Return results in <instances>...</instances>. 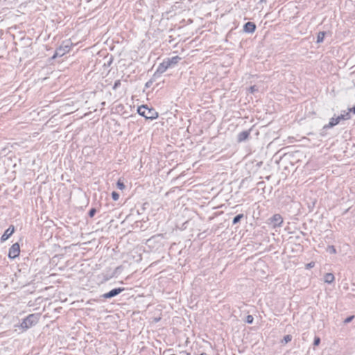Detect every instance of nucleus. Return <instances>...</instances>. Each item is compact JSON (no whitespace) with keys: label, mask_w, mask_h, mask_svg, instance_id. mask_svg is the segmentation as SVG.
I'll return each instance as SVG.
<instances>
[{"label":"nucleus","mask_w":355,"mask_h":355,"mask_svg":"<svg viewBox=\"0 0 355 355\" xmlns=\"http://www.w3.org/2000/svg\"><path fill=\"white\" fill-rule=\"evenodd\" d=\"M14 231L15 228L13 226H11L7 229L1 238V241H5L7 240L14 233Z\"/></svg>","instance_id":"9d476101"},{"label":"nucleus","mask_w":355,"mask_h":355,"mask_svg":"<svg viewBox=\"0 0 355 355\" xmlns=\"http://www.w3.org/2000/svg\"><path fill=\"white\" fill-rule=\"evenodd\" d=\"M327 252L330 254H336V250L333 245H329L327 248Z\"/></svg>","instance_id":"4468645a"},{"label":"nucleus","mask_w":355,"mask_h":355,"mask_svg":"<svg viewBox=\"0 0 355 355\" xmlns=\"http://www.w3.org/2000/svg\"><path fill=\"white\" fill-rule=\"evenodd\" d=\"M324 36H325L324 32H320L317 37V42L318 43L322 42L324 40Z\"/></svg>","instance_id":"ddd939ff"},{"label":"nucleus","mask_w":355,"mask_h":355,"mask_svg":"<svg viewBox=\"0 0 355 355\" xmlns=\"http://www.w3.org/2000/svg\"><path fill=\"white\" fill-rule=\"evenodd\" d=\"M168 68H169V64L166 63V61L164 60L158 67L157 71L159 73H164Z\"/></svg>","instance_id":"f8f14e48"},{"label":"nucleus","mask_w":355,"mask_h":355,"mask_svg":"<svg viewBox=\"0 0 355 355\" xmlns=\"http://www.w3.org/2000/svg\"><path fill=\"white\" fill-rule=\"evenodd\" d=\"M320 343V339L319 337H315L314 338V342H313V345L315 346H318Z\"/></svg>","instance_id":"aec40b11"},{"label":"nucleus","mask_w":355,"mask_h":355,"mask_svg":"<svg viewBox=\"0 0 355 355\" xmlns=\"http://www.w3.org/2000/svg\"><path fill=\"white\" fill-rule=\"evenodd\" d=\"M116 184H117V187L120 190H123L125 189V185H124L123 182L121 181V180H119Z\"/></svg>","instance_id":"dca6fc26"},{"label":"nucleus","mask_w":355,"mask_h":355,"mask_svg":"<svg viewBox=\"0 0 355 355\" xmlns=\"http://www.w3.org/2000/svg\"><path fill=\"white\" fill-rule=\"evenodd\" d=\"M247 135H244V137L243 138H240L239 141H242V140L245 139L247 137Z\"/></svg>","instance_id":"393cba45"},{"label":"nucleus","mask_w":355,"mask_h":355,"mask_svg":"<svg viewBox=\"0 0 355 355\" xmlns=\"http://www.w3.org/2000/svg\"><path fill=\"white\" fill-rule=\"evenodd\" d=\"M314 266H315V263L312 261V262H310V263H307L306 265V269H310L311 268H313Z\"/></svg>","instance_id":"412c9836"},{"label":"nucleus","mask_w":355,"mask_h":355,"mask_svg":"<svg viewBox=\"0 0 355 355\" xmlns=\"http://www.w3.org/2000/svg\"><path fill=\"white\" fill-rule=\"evenodd\" d=\"M257 91V89L255 87V86H251L250 88H249V92L250 93H254V92Z\"/></svg>","instance_id":"5701e85b"},{"label":"nucleus","mask_w":355,"mask_h":355,"mask_svg":"<svg viewBox=\"0 0 355 355\" xmlns=\"http://www.w3.org/2000/svg\"><path fill=\"white\" fill-rule=\"evenodd\" d=\"M200 355H208V354H206V353H202V354H200Z\"/></svg>","instance_id":"bb28decb"},{"label":"nucleus","mask_w":355,"mask_h":355,"mask_svg":"<svg viewBox=\"0 0 355 355\" xmlns=\"http://www.w3.org/2000/svg\"><path fill=\"white\" fill-rule=\"evenodd\" d=\"M354 318V315H352V316H349L348 318H347L345 320H344V323L345 324H347L349 322H350Z\"/></svg>","instance_id":"4be33fe9"},{"label":"nucleus","mask_w":355,"mask_h":355,"mask_svg":"<svg viewBox=\"0 0 355 355\" xmlns=\"http://www.w3.org/2000/svg\"><path fill=\"white\" fill-rule=\"evenodd\" d=\"M180 60V57L177 55L170 58H167L164 60L166 61V63L169 64V67H171L177 64Z\"/></svg>","instance_id":"1a4fd4ad"},{"label":"nucleus","mask_w":355,"mask_h":355,"mask_svg":"<svg viewBox=\"0 0 355 355\" xmlns=\"http://www.w3.org/2000/svg\"><path fill=\"white\" fill-rule=\"evenodd\" d=\"M138 113L146 119H154L158 116L155 109L149 108L147 105H141L138 108Z\"/></svg>","instance_id":"f257e3e1"},{"label":"nucleus","mask_w":355,"mask_h":355,"mask_svg":"<svg viewBox=\"0 0 355 355\" xmlns=\"http://www.w3.org/2000/svg\"><path fill=\"white\" fill-rule=\"evenodd\" d=\"M323 279L325 283L331 284L334 282L335 277L332 273L329 272L324 275Z\"/></svg>","instance_id":"9b49d317"},{"label":"nucleus","mask_w":355,"mask_h":355,"mask_svg":"<svg viewBox=\"0 0 355 355\" xmlns=\"http://www.w3.org/2000/svg\"><path fill=\"white\" fill-rule=\"evenodd\" d=\"M351 111H353V112L355 114V107H354L352 109L350 110Z\"/></svg>","instance_id":"a878e982"},{"label":"nucleus","mask_w":355,"mask_h":355,"mask_svg":"<svg viewBox=\"0 0 355 355\" xmlns=\"http://www.w3.org/2000/svg\"><path fill=\"white\" fill-rule=\"evenodd\" d=\"M39 320V315L37 314H30L28 315L21 323L19 327L22 329L23 331H25L35 324L37 323Z\"/></svg>","instance_id":"f03ea898"},{"label":"nucleus","mask_w":355,"mask_h":355,"mask_svg":"<svg viewBox=\"0 0 355 355\" xmlns=\"http://www.w3.org/2000/svg\"><path fill=\"white\" fill-rule=\"evenodd\" d=\"M123 290H124L123 288H120L112 289L110 292L103 294V296L105 299L111 298V297H113L117 295L118 294L121 293Z\"/></svg>","instance_id":"0eeeda50"},{"label":"nucleus","mask_w":355,"mask_h":355,"mask_svg":"<svg viewBox=\"0 0 355 355\" xmlns=\"http://www.w3.org/2000/svg\"><path fill=\"white\" fill-rule=\"evenodd\" d=\"M269 224H270L272 227L276 228L282 225L283 223V218L279 214H275L269 219Z\"/></svg>","instance_id":"20e7f679"},{"label":"nucleus","mask_w":355,"mask_h":355,"mask_svg":"<svg viewBox=\"0 0 355 355\" xmlns=\"http://www.w3.org/2000/svg\"><path fill=\"white\" fill-rule=\"evenodd\" d=\"M246 322L249 324L252 323L253 322V317L251 315H249L247 316Z\"/></svg>","instance_id":"6ab92c4d"},{"label":"nucleus","mask_w":355,"mask_h":355,"mask_svg":"<svg viewBox=\"0 0 355 355\" xmlns=\"http://www.w3.org/2000/svg\"><path fill=\"white\" fill-rule=\"evenodd\" d=\"M20 252L19 245L17 243H14L9 249L8 257L10 259H15L19 256Z\"/></svg>","instance_id":"39448f33"},{"label":"nucleus","mask_w":355,"mask_h":355,"mask_svg":"<svg viewBox=\"0 0 355 355\" xmlns=\"http://www.w3.org/2000/svg\"><path fill=\"white\" fill-rule=\"evenodd\" d=\"M349 118V112H347L345 114H340L339 116H335V117H332L330 119L329 123L327 124V125H324L323 128H324V129H326V128H332L334 125H336L338 123H339L340 120H345V119H348Z\"/></svg>","instance_id":"7ed1b4c3"},{"label":"nucleus","mask_w":355,"mask_h":355,"mask_svg":"<svg viewBox=\"0 0 355 355\" xmlns=\"http://www.w3.org/2000/svg\"><path fill=\"white\" fill-rule=\"evenodd\" d=\"M243 217V214H239L237 215L236 217H234V218L233 219V224H236L237 223H239L241 219Z\"/></svg>","instance_id":"2eb2a0df"},{"label":"nucleus","mask_w":355,"mask_h":355,"mask_svg":"<svg viewBox=\"0 0 355 355\" xmlns=\"http://www.w3.org/2000/svg\"><path fill=\"white\" fill-rule=\"evenodd\" d=\"M291 339H292V336H291L286 335V336H284L283 340L284 341L285 343H287L290 342L291 340Z\"/></svg>","instance_id":"a211bd4d"},{"label":"nucleus","mask_w":355,"mask_h":355,"mask_svg":"<svg viewBox=\"0 0 355 355\" xmlns=\"http://www.w3.org/2000/svg\"><path fill=\"white\" fill-rule=\"evenodd\" d=\"M256 29V26L252 22H247L243 26V31L245 33H252Z\"/></svg>","instance_id":"6e6552de"},{"label":"nucleus","mask_w":355,"mask_h":355,"mask_svg":"<svg viewBox=\"0 0 355 355\" xmlns=\"http://www.w3.org/2000/svg\"><path fill=\"white\" fill-rule=\"evenodd\" d=\"M112 198H113V200H119V193H116V191H113V192L112 193Z\"/></svg>","instance_id":"f3484780"},{"label":"nucleus","mask_w":355,"mask_h":355,"mask_svg":"<svg viewBox=\"0 0 355 355\" xmlns=\"http://www.w3.org/2000/svg\"><path fill=\"white\" fill-rule=\"evenodd\" d=\"M186 355H191L190 353H186Z\"/></svg>","instance_id":"cd10ccee"},{"label":"nucleus","mask_w":355,"mask_h":355,"mask_svg":"<svg viewBox=\"0 0 355 355\" xmlns=\"http://www.w3.org/2000/svg\"><path fill=\"white\" fill-rule=\"evenodd\" d=\"M95 213H96V209H92L89 212V215L90 217H93L94 216Z\"/></svg>","instance_id":"b1692460"},{"label":"nucleus","mask_w":355,"mask_h":355,"mask_svg":"<svg viewBox=\"0 0 355 355\" xmlns=\"http://www.w3.org/2000/svg\"><path fill=\"white\" fill-rule=\"evenodd\" d=\"M69 47L68 45H65L64 46H62L56 50L53 58H55L56 57H61V56L64 55L65 53H67V52H69Z\"/></svg>","instance_id":"423d86ee"}]
</instances>
